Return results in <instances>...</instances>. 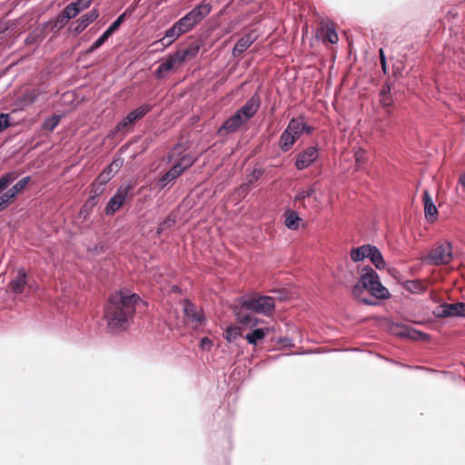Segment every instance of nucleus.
<instances>
[{"mask_svg":"<svg viewBox=\"0 0 465 465\" xmlns=\"http://www.w3.org/2000/svg\"><path fill=\"white\" fill-rule=\"evenodd\" d=\"M264 173V170L262 168H255L252 170L251 174L248 176V184L256 183Z\"/></svg>","mask_w":465,"mask_h":465,"instance_id":"obj_43","label":"nucleus"},{"mask_svg":"<svg viewBox=\"0 0 465 465\" xmlns=\"http://www.w3.org/2000/svg\"><path fill=\"white\" fill-rule=\"evenodd\" d=\"M247 121L243 117L240 115L237 112H235L231 117L223 122L222 126L219 127L217 133L220 135L224 134H232L235 133Z\"/></svg>","mask_w":465,"mask_h":465,"instance_id":"obj_12","label":"nucleus"},{"mask_svg":"<svg viewBox=\"0 0 465 465\" xmlns=\"http://www.w3.org/2000/svg\"><path fill=\"white\" fill-rule=\"evenodd\" d=\"M116 163V161H113L111 164L106 166L103 172L96 177L97 180L102 184H106L113 177L114 172V164Z\"/></svg>","mask_w":465,"mask_h":465,"instance_id":"obj_30","label":"nucleus"},{"mask_svg":"<svg viewBox=\"0 0 465 465\" xmlns=\"http://www.w3.org/2000/svg\"><path fill=\"white\" fill-rule=\"evenodd\" d=\"M116 163L114 164V168L115 167L116 169H118L122 163H123V160L122 159H116Z\"/></svg>","mask_w":465,"mask_h":465,"instance_id":"obj_54","label":"nucleus"},{"mask_svg":"<svg viewBox=\"0 0 465 465\" xmlns=\"http://www.w3.org/2000/svg\"><path fill=\"white\" fill-rule=\"evenodd\" d=\"M153 109V106L150 104H143L129 114L134 118V121L143 118L145 114H147L151 110Z\"/></svg>","mask_w":465,"mask_h":465,"instance_id":"obj_33","label":"nucleus"},{"mask_svg":"<svg viewBox=\"0 0 465 465\" xmlns=\"http://www.w3.org/2000/svg\"><path fill=\"white\" fill-rule=\"evenodd\" d=\"M200 347L203 351H210L213 347V341L208 337H203L201 339Z\"/></svg>","mask_w":465,"mask_h":465,"instance_id":"obj_48","label":"nucleus"},{"mask_svg":"<svg viewBox=\"0 0 465 465\" xmlns=\"http://www.w3.org/2000/svg\"><path fill=\"white\" fill-rule=\"evenodd\" d=\"M437 318L465 317V302L443 303L436 311Z\"/></svg>","mask_w":465,"mask_h":465,"instance_id":"obj_8","label":"nucleus"},{"mask_svg":"<svg viewBox=\"0 0 465 465\" xmlns=\"http://www.w3.org/2000/svg\"><path fill=\"white\" fill-rule=\"evenodd\" d=\"M355 156H356V161H357V162H360V161H361V155H360V153H359V152H357V153H355Z\"/></svg>","mask_w":465,"mask_h":465,"instance_id":"obj_55","label":"nucleus"},{"mask_svg":"<svg viewBox=\"0 0 465 465\" xmlns=\"http://www.w3.org/2000/svg\"><path fill=\"white\" fill-rule=\"evenodd\" d=\"M235 315L238 322L243 325L254 326L257 323V321H253V317L251 314L243 312L242 309L235 311Z\"/></svg>","mask_w":465,"mask_h":465,"instance_id":"obj_32","label":"nucleus"},{"mask_svg":"<svg viewBox=\"0 0 465 465\" xmlns=\"http://www.w3.org/2000/svg\"><path fill=\"white\" fill-rule=\"evenodd\" d=\"M235 315L238 322L243 325L254 326L257 323V321H253V317L251 314L243 312L242 309L235 311Z\"/></svg>","mask_w":465,"mask_h":465,"instance_id":"obj_31","label":"nucleus"},{"mask_svg":"<svg viewBox=\"0 0 465 465\" xmlns=\"http://www.w3.org/2000/svg\"><path fill=\"white\" fill-rule=\"evenodd\" d=\"M139 300V295L127 291H119L110 296L104 307V319L112 331L127 328Z\"/></svg>","mask_w":465,"mask_h":465,"instance_id":"obj_1","label":"nucleus"},{"mask_svg":"<svg viewBox=\"0 0 465 465\" xmlns=\"http://www.w3.org/2000/svg\"><path fill=\"white\" fill-rule=\"evenodd\" d=\"M104 184H102L101 183H99L97 180H95L92 184H91V189H90V194L91 196L94 197V198H97L99 195H101L104 191Z\"/></svg>","mask_w":465,"mask_h":465,"instance_id":"obj_42","label":"nucleus"},{"mask_svg":"<svg viewBox=\"0 0 465 465\" xmlns=\"http://www.w3.org/2000/svg\"><path fill=\"white\" fill-rule=\"evenodd\" d=\"M9 119L8 114H0V132L10 126Z\"/></svg>","mask_w":465,"mask_h":465,"instance_id":"obj_46","label":"nucleus"},{"mask_svg":"<svg viewBox=\"0 0 465 465\" xmlns=\"http://www.w3.org/2000/svg\"><path fill=\"white\" fill-rule=\"evenodd\" d=\"M92 2L93 0H77L74 3H79V7H81L82 11L84 9L88 8L91 5Z\"/></svg>","mask_w":465,"mask_h":465,"instance_id":"obj_51","label":"nucleus"},{"mask_svg":"<svg viewBox=\"0 0 465 465\" xmlns=\"http://www.w3.org/2000/svg\"><path fill=\"white\" fill-rule=\"evenodd\" d=\"M134 184L131 182L121 184L115 193L108 201L104 213L106 215H112L118 211L128 198H132V191Z\"/></svg>","mask_w":465,"mask_h":465,"instance_id":"obj_6","label":"nucleus"},{"mask_svg":"<svg viewBox=\"0 0 465 465\" xmlns=\"http://www.w3.org/2000/svg\"><path fill=\"white\" fill-rule=\"evenodd\" d=\"M175 223V219L171 215L167 216L163 222H161L157 227L156 233L161 235L166 230L172 228Z\"/></svg>","mask_w":465,"mask_h":465,"instance_id":"obj_36","label":"nucleus"},{"mask_svg":"<svg viewBox=\"0 0 465 465\" xmlns=\"http://www.w3.org/2000/svg\"><path fill=\"white\" fill-rule=\"evenodd\" d=\"M405 289L412 293H421L424 292V286L420 281H407Z\"/></svg>","mask_w":465,"mask_h":465,"instance_id":"obj_37","label":"nucleus"},{"mask_svg":"<svg viewBox=\"0 0 465 465\" xmlns=\"http://www.w3.org/2000/svg\"><path fill=\"white\" fill-rule=\"evenodd\" d=\"M319 157V150L316 146L307 147L297 154L294 165L297 170L302 171L311 166Z\"/></svg>","mask_w":465,"mask_h":465,"instance_id":"obj_9","label":"nucleus"},{"mask_svg":"<svg viewBox=\"0 0 465 465\" xmlns=\"http://www.w3.org/2000/svg\"><path fill=\"white\" fill-rule=\"evenodd\" d=\"M367 258L370 259L378 270L384 269L386 266L382 254L376 246L369 244V248L367 249Z\"/></svg>","mask_w":465,"mask_h":465,"instance_id":"obj_18","label":"nucleus"},{"mask_svg":"<svg viewBox=\"0 0 465 465\" xmlns=\"http://www.w3.org/2000/svg\"><path fill=\"white\" fill-rule=\"evenodd\" d=\"M197 157L191 153H183L181 145H174L167 154V163L177 160L176 163L159 179L157 186L159 190L164 189L168 184H173L185 171L190 169L197 161Z\"/></svg>","mask_w":465,"mask_h":465,"instance_id":"obj_3","label":"nucleus"},{"mask_svg":"<svg viewBox=\"0 0 465 465\" xmlns=\"http://www.w3.org/2000/svg\"><path fill=\"white\" fill-rule=\"evenodd\" d=\"M398 335H400L401 337L410 338V339H412V340H415V339H417L420 336H422V337L425 336L424 333H422L420 331H416L414 329H411L410 327H405V326L402 327L401 331L399 332Z\"/></svg>","mask_w":465,"mask_h":465,"instance_id":"obj_38","label":"nucleus"},{"mask_svg":"<svg viewBox=\"0 0 465 465\" xmlns=\"http://www.w3.org/2000/svg\"><path fill=\"white\" fill-rule=\"evenodd\" d=\"M173 61L170 59L168 56L165 61L160 64V65L157 67V69L154 72L155 77L157 79H163L164 78L167 74L173 69L174 67Z\"/></svg>","mask_w":465,"mask_h":465,"instance_id":"obj_25","label":"nucleus"},{"mask_svg":"<svg viewBox=\"0 0 465 465\" xmlns=\"http://www.w3.org/2000/svg\"><path fill=\"white\" fill-rule=\"evenodd\" d=\"M379 56H380V63H381V68H382L383 72L386 74L387 73V62H386V56H385V54H384V51L382 48H381L379 50Z\"/></svg>","mask_w":465,"mask_h":465,"instance_id":"obj_50","label":"nucleus"},{"mask_svg":"<svg viewBox=\"0 0 465 465\" xmlns=\"http://www.w3.org/2000/svg\"><path fill=\"white\" fill-rule=\"evenodd\" d=\"M61 116L54 114L49 118H46L43 123V129L52 132L60 123Z\"/></svg>","mask_w":465,"mask_h":465,"instance_id":"obj_35","label":"nucleus"},{"mask_svg":"<svg viewBox=\"0 0 465 465\" xmlns=\"http://www.w3.org/2000/svg\"><path fill=\"white\" fill-rule=\"evenodd\" d=\"M459 181L461 183V185L465 188V173L460 176Z\"/></svg>","mask_w":465,"mask_h":465,"instance_id":"obj_53","label":"nucleus"},{"mask_svg":"<svg viewBox=\"0 0 465 465\" xmlns=\"http://www.w3.org/2000/svg\"><path fill=\"white\" fill-rule=\"evenodd\" d=\"M99 16L97 9H93L89 13L82 15L77 21L74 28V32L78 35L82 33L89 25H91Z\"/></svg>","mask_w":465,"mask_h":465,"instance_id":"obj_16","label":"nucleus"},{"mask_svg":"<svg viewBox=\"0 0 465 465\" xmlns=\"http://www.w3.org/2000/svg\"><path fill=\"white\" fill-rule=\"evenodd\" d=\"M16 178V174L13 172L7 173L0 177V193L6 189Z\"/></svg>","mask_w":465,"mask_h":465,"instance_id":"obj_39","label":"nucleus"},{"mask_svg":"<svg viewBox=\"0 0 465 465\" xmlns=\"http://www.w3.org/2000/svg\"><path fill=\"white\" fill-rule=\"evenodd\" d=\"M135 121L131 116L130 114H128L122 121H120L114 127V130L111 131V135H114L117 133L124 132L125 129H127L129 126H131Z\"/></svg>","mask_w":465,"mask_h":465,"instance_id":"obj_29","label":"nucleus"},{"mask_svg":"<svg viewBox=\"0 0 465 465\" xmlns=\"http://www.w3.org/2000/svg\"><path fill=\"white\" fill-rule=\"evenodd\" d=\"M241 304L246 310L261 312L265 315L272 313L275 308L274 299L270 296L254 295L252 297H242L240 300Z\"/></svg>","mask_w":465,"mask_h":465,"instance_id":"obj_5","label":"nucleus"},{"mask_svg":"<svg viewBox=\"0 0 465 465\" xmlns=\"http://www.w3.org/2000/svg\"><path fill=\"white\" fill-rule=\"evenodd\" d=\"M286 129H288V132H290L293 136L298 140L300 136L306 133L308 134H311L314 128L311 125H308L304 121V116L300 115L296 118H292L288 124Z\"/></svg>","mask_w":465,"mask_h":465,"instance_id":"obj_11","label":"nucleus"},{"mask_svg":"<svg viewBox=\"0 0 465 465\" xmlns=\"http://www.w3.org/2000/svg\"><path fill=\"white\" fill-rule=\"evenodd\" d=\"M11 200H13V198L9 196L7 192L0 196V212L7 208Z\"/></svg>","mask_w":465,"mask_h":465,"instance_id":"obj_45","label":"nucleus"},{"mask_svg":"<svg viewBox=\"0 0 465 465\" xmlns=\"http://www.w3.org/2000/svg\"><path fill=\"white\" fill-rule=\"evenodd\" d=\"M364 291H367L371 296L379 300L390 297L388 289L381 284L378 273L371 266H365L362 268L360 279L352 287L351 292L353 296L361 303L366 305H375V302L361 297Z\"/></svg>","mask_w":465,"mask_h":465,"instance_id":"obj_2","label":"nucleus"},{"mask_svg":"<svg viewBox=\"0 0 465 465\" xmlns=\"http://www.w3.org/2000/svg\"><path fill=\"white\" fill-rule=\"evenodd\" d=\"M81 11V7H79V3H71L65 6L63 11V14L58 17V21L64 23L69 19L74 18Z\"/></svg>","mask_w":465,"mask_h":465,"instance_id":"obj_21","label":"nucleus"},{"mask_svg":"<svg viewBox=\"0 0 465 465\" xmlns=\"http://www.w3.org/2000/svg\"><path fill=\"white\" fill-rule=\"evenodd\" d=\"M315 185L312 184L309 186L307 189H302L298 192V193L295 196V201H302L305 198H309L312 196V194L315 193Z\"/></svg>","mask_w":465,"mask_h":465,"instance_id":"obj_41","label":"nucleus"},{"mask_svg":"<svg viewBox=\"0 0 465 465\" xmlns=\"http://www.w3.org/2000/svg\"><path fill=\"white\" fill-rule=\"evenodd\" d=\"M198 52V48H186L178 50L173 54H170L169 57L173 61V64L183 63L186 60L188 56H193Z\"/></svg>","mask_w":465,"mask_h":465,"instance_id":"obj_24","label":"nucleus"},{"mask_svg":"<svg viewBox=\"0 0 465 465\" xmlns=\"http://www.w3.org/2000/svg\"><path fill=\"white\" fill-rule=\"evenodd\" d=\"M30 180V176H25L19 180L11 189L7 191L9 196H11L13 199L15 198V196L25 189Z\"/></svg>","mask_w":465,"mask_h":465,"instance_id":"obj_28","label":"nucleus"},{"mask_svg":"<svg viewBox=\"0 0 465 465\" xmlns=\"http://www.w3.org/2000/svg\"><path fill=\"white\" fill-rule=\"evenodd\" d=\"M369 248V244L361 245L357 248H352L350 252L351 259L355 262L363 261L367 258V249Z\"/></svg>","mask_w":465,"mask_h":465,"instance_id":"obj_27","label":"nucleus"},{"mask_svg":"<svg viewBox=\"0 0 465 465\" xmlns=\"http://www.w3.org/2000/svg\"><path fill=\"white\" fill-rule=\"evenodd\" d=\"M241 329L230 326L225 330L224 338L227 341L232 342L241 336Z\"/></svg>","mask_w":465,"mask_h":465,"instance_id":"obj_40","label":"nucleus"},{"mask_svg":"<svg viewBox=\"0 0 465 465\" xmlns=\"http://www.w3.org/2000/svg\"><path fill=\"white\" fill-rule=\"evenodd\" d=\"M87 209H88V208L84 209V213H88V210H87Z\"/></svg>","mask_w":465,"mask_h":465,"instance_id":"obj_56","label":"nucleus"},{"mask_svg":"<svg viewBox=\"0 0 465 465\" xmlns=\"http://www.w3.org/2000/svg\"><path fill=\"white\" fill-rule=\"evenodd\" d=\"M390 94V87L387 86V87H383V89L381 91V96H385V95H389Z\"/></svg>","mask_w":465,"mask_h":465,"instance_id":"obj_52","label":"nucleus"},{"mask_svg":"<svg viewBox=\"0 0 465 465\" xmlns=\"http://www.w3.org/2000/svg\"><path fill=\"white\" fill-rule=\"evenodd\" d=\"M181 35H183V34L174 23L173 26L165 32L164 36L160 40V42L163 45L168 46Z\"/></svg>","mask_w":465,"mask_h":465,"instance_id":"obj_22","label":"nucleus"},{"mask_svg":"<svg viewBox=\"0 0 465 465\" xmlns=\"http://www.w3.org/2000/svg\"><path fill=\"white\" fill-rule=\"evenodd\" d=\"M267 333L268 331L266 329L258 328L247 333L245 335V339L250 344L256 345L257 342L262 340Z\"/></svg>","mask_w":465,"mask_h":465,"instance_id":"obj_26","label":"nucleus"},{"mask_svg":"<svg viewBox=\"0 0 465 465\" xmlns=\"http://www.w3.org/2000/svg\"><path fill=\"white\" fill-rule=\"evenodd\" d=\"M211 4L202 2L201 4L194 6L185 15L181 17L177 22H175L177 28L180 29L183 35L190 32L204 17H206L211 13Z\"/></svg>","mask_w":465,"mask_h":465,"instance_id":"obj_4","label":"nucleus"},{"mask_svg":"<svg viewBox=\"0 0 465 465\" xmlns=\"http://www.w3.org/2000/svg\"><path fill=\"white\" fill-rule=\"evenodd\" d=\"M428 262L433 265L449 264L453 260L452 244L449 241L438 242L427 257Z\"/></svg>","mask_w":465,"mask_h":465,"instance_id":"obj_7","label":"nucleus"},{"mask_svg":"<svg viewBox=\"0 0 465 465\" xmlns=\"http://www.w3.org/2000/svg\"><path fill=\"white\" fill-rule=\"evenodd\" d=\"M261 104V99L258 94H252L239 110L236 112L240 114L242 117L245 119V121L252 118L257 113Z\"/></svg>","mask_w":465,"mask_h":465,"instance_id":"obj_13","label":"nucleus"},{"mask_svg":"<svg viewBox=\"0 0 465 465\" xmlns=\"http://www.w3.org/2000/svg\"><path fill=\"white\" fill-rule=\"evenodd\" d=\"M394 124L395 121L393 119L392 113L391 110H388L385 113V115L376 123V129L381 133H385L391 129Z\"/></svg>","mask_w":465,"mask_h":465,"instance_id":"obj_23","label":"nucleus"},{"mask_svg":"<svg viewBox=\"0 0 465 465\" xmlns=\"http://www.w3.org/2000/svg\"><path fill=\"white\" fill-rule=\"evenodd\" d=\"M300 217L296 212L288 213L285 218V226L292 230H296L299 227Z\"/></svg>","mask_w":465,"mask_h":465,"instance_id":"obj_34","label":"nucleus"},{"mask_svg":"<svg viewBox=\"0 0 465 465\" xmlns=\"http://www.w3.org/2000/svg\"><path fill=\"white\" fill-rule=\"evenodd\" d=\"M96 203H97L96 198L90 195L89 198L87 199V201L84 203V204L81 208L80 214L84 213V209H86V208L91 209L94 205H96Z\"/></svg>","mask_w":465,"mask_h":465,"instance_id":"obj_47","label":"nucleus"},{"mask_svg":"<svg viewBox=\"0 0 465 465\" xmlns=\"http://www.w3.org/2000/svg\"><path fill=\"white\" fill-rule=\"evenodd\" d=\"M297 139L293 134L288 132V129L285 128L280 136L279 147L282 152H288L292 149Z\"/></svg>","mask_w":465,"mask_h":465,"instance_id":"obj_20","label":"nucleus"},{"mask_svg":"<svg viewBox=\"0 0 465 465\" xmlns=\"http://www.w3.org/2000/svg\"><path fill=\"white\" fill-rule=\"evenodd\" d=\"M325 40H327L331 44H336L339 40L338 35L335 32L334 28L327 27V34L325 35Z\"/></svg>","mask_w":465,"mask_h":465,"instance_id":"obj_44","label":"nucleus"},{"mask_svg":"<svg viewBox=\"0 0 465 465\" xmlns=\"http://www.w3.org/2000/svg\"><path fill=\"white\" fill-rule=\"evenodd\" d=\"M257 39L254 32H250L241 37L232 48V54L233 57L241 56Z\"/></svg>","mask_w":465,"mask_h":465,"instance_id":"obj_14","label":"nucleus"},{"mask_svg":"<svg viewBox=\"0 0 465 465\" xmlns=\"http://www.w3.org/2000/svg\"><path fill=\"white\" fill-rule=\"evenodd\" d=\"M125 17V14L120 15L111 25L101 35V36L96 39L86 50L87 54H92L100 48L106 40L119 28L122 25Z\"/></svg>","mask_w":465,"mask_h":465,"instance_id":"obj_10","label":"nucleus"},{"mask_svg":"<svg viewBox=\"0 0 465 465\" xmlns=\"http://www.w3.org/2000/svg\"><path fill=\"white\" fill-rule=\"evenodd\" d=\"M183 313L191 322L202 323L205 321L203 311L197 310L195 305L189 300H185L183 302Z\"/></svg>","mask_w":465,"mask_h":465,"instance_id":"obj_15","label":"nucleus"},{"mask_svg":"<svg viewBox=\"0 0 465 465\" xmlns=\"http://www.w3.org/2000/svg\"><path fill=\"white\" fill-rule=\"evenodd\" d=\"M423 201L425 217L430 223H433L436 220L438 210L428 191L423 193Z\"/></svg>","mask_w":465,"mask_h":465,"instance_id":"obj_17","label":"nucleus"},{"mask_svg":"<svg viewBox=\"0 0 465 465\" xmlns=\"http://www.w3.org/2000/svg\"><path fill=\"white\" fill-rule=\"evenodd\" d=\"M381 103L382 104V107H383L385 113L388 110H391V105L392 101H391V98L390 97V95L381 96Z\"/></svg>","mask_w":465,"mask_h":465,"instance_id":"obj_49","label":"nucleus"},{"mask_svg":"<svg viewBox=\"0 0 465 465\" xmlns=\"http://www.w3.org/2000/svg\"><path fill=\"white\" fill-rule=\"evenodd\" d=\"M27 274L25 270L21 269L18 271L17 276L11 281L9 286L15 294H20L24 292L27 284Z\"/></svg>","mask_w":465,"mask_h":465,"instance_id":"obj_19","label":"nucleus"}]
</instances>
